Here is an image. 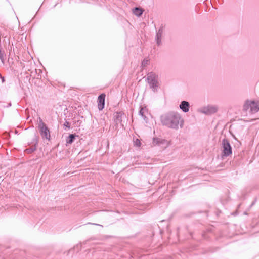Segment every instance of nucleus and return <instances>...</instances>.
<instances>
[{
    "instance_id": "10",
    "label": "nucleus",
    "mask_w": 259,
    "mask_h": 259,
    "mask_svg": "<svg viewBox=\"0 0 259 259\" xmlns=\"http://www.w3.org/2000/svg\"><path fill=\"white\" fill-rule=\"evenodd\" d=\"M164 27L161 26L158 30L156 31L155 36V41L158 46H160L161 44V38L163 33Z\"/></svg>"
},
{
    "instance_id": "19",
    "label": "nucleus",
    "mask_w": 259,
    "mask_h": 259,
    "mask_svg": "<svg viewBox=\"0 0 259 259\" xmlns=\"http://www.w3.org/2000/svg\"><path fill=\"white\" fill-rule=\"evenodd\" d=\"M0 78H1V80H2V83H4V82L5 81V77H4V76H2L0 77Z\"/></svg>"
},
{
    "instance_id": "24",
    "label": "nucleus",
    "mask_w": 259,
    "mask_h": 259,
    "mask_svg": "<svg viewBox=\"0 0 259 259\" xmlns=\"http://www.w3.org/2000/svg\"><path fill=\"white\" fill-rule=\"evenodd\" d=\"M2 76L1 74H0V77Z\"/></svg>"
},
{
    "instance_id": "9",
    "label": "nucleus",
    "mask_w": 259,
    "mask_h": 259,
    "mask_svg": "<svg viewBox=\"0 0 259 259\" xmlns=\"http://www.w3.org/2000/svg\"><path fill=\"white\" fill-rule=\"evenodd\" d=\"M106 95L102 93L98 97V108L99 110H102L105 106Z\"/></svg>"
},
{
    "instance_id": "2",
    "label": "nucleus",
    "mask_w": 259,
    "mask_h": 259,
    "mask_svg": "<svg viewBox=\"0 0 259 259\" xmlns=\"http://www.w3.org/2000/svg\"><path fill=\"white\" fill-rule=\"evenodd\" d=\"M147 82L149 85L150 88L154 93L157 91L159 82L158 81V76L153 72L148 73L147 78Z\"/></svg>"
},
{
    "instance_id": "14",
    "label": "nucleus",
    "mask_w": 259,
    "mask_h": 259,
    "mask_svg": "<svg viewBox=\"0 0 259 259\" xmlns=\"http://www.w3.org/2000/svg\"><path fill=\"white\" fill-rule=\"evenodd\" d=\"M37 144H38V141L37 140H36V141H35V143L34 146H32L31 147L26 149L25 150V151L29 154L32 153V152H33L34 151L36 150Z\"/></svg>"
},
{
    "instance_id": "20",
    "label": "nucleus",
    "mask_w": 259,
    "mask_h": 259,
    "mask_svg": "<svg viewBox=\"0 0 259 259\" xmlns=\"http://www.w3.org/2000/svg\"><path fill=\"white\" fill-rule=\"evenodd\" d=\"M255 202H256V200H255L254 201H253L252 202V203L251 204L250 207H251L252 206H253L255 204Z\"/></svg>"
},
{
    "instance_id": "7",
    "label": "nucleus",
    "mask_w": 259,
    "mask_h": 259,
    "mask_svg": "<svg viewBox=\"0 0 259 259\" xmlns=\"http://www.w3.org/2000/svg\"><path fill=\"white\" fill-rule=\"evenodd\" d=\"M218 111V107L216 106L208 105L203 107L200 110V112L206 115H211L216 113Z\"/></svg>"
},
{
    "instance_id": "18",
    "label": "nucleus",
    "mask_w": 259,
    "mask_h": 259,
    "mask_svg": "<svg viewBox=\"0 0 259 259\" xmlns=\"http://www.w3.org/2000/svg\"><path fill=\"white\" fill-rule=\"evenodd\" d=\"M148 61L146 59H144L142 62V66H146L148 63Z\"/></svg>"
},
{
    "instance_id": "8",
    "label": "nucleus",
    "mask_w": 259,
    "mask_h": 259,
    "mask_svg": "<svg viewBox=\"0 0 259 259\" xmlns=\"http://www.w3.org/2000/svg\"><path fill=\"white\" fill-rule=\"evenodd\" d=\"M124 113L122 111L116 112L113 114V120L115 123V126L118 127V124H120L122 126H123L122 122V117L124 115Z\"/></svg>"
},
{
    "instance_id": "15",
    "label": "nucleus",
    "mask_w": 259,
    "mask_h": 259,
    "mask_svg": "<svg viewBox=\"0 0 259 259\" xmlns=\"http://www.w3.org/2000/svg\"><path fill=\"white\" fill-rule=\"evenodd\" d=\"M139 115H140L144 120L146 118V116L144 114L143 109L141 108L139 112Z\"/></svg>"
},
{
    "instance_id": "23",
    "label": "nucleus",
    "mask_w": 259,
    "mask_h": 259,
    "mask_svg": "<svg viewBox=\"0 0 259 259\" xmlns=\"http://www.w3.org/2000/svg\"><path fill=\"white\" fill-rule=\"evenodd\" d=\"M94 225H99V224H94Z\"/></svg>"
},
{
    "instance_id": "5",
    "label": "nucleus",
    "mask_w": 259,
    "mask_h": 259,
    "mask_svg": "<svg viewBox=\"0 0 259 259\" xmlns=\"http://www.w3.org/2000/svg\"><path fill=\"white\" fill-rule=\"evenodd\" d=\"M222 156L227 157L232 153L231 146L228 140L223 139L222 142Z\"/></svg>"
},
{
    "instance_id": "17",
    "label": "nucleus",
    "mask_w": 259,
    "mask_h": 259,
    "mask_svg": "<svg viewBox=\"0 0 259 259\" xmlns=\"http://www.w3.org/2000/svg\"><path fill=\"white\" fill-rule=\"evenodd\" d=\"M134 143H135V145L138 147H140L141 145V142L139 141V140H138V139H137L136 140V141L134 142Z\"/></svg>"
},
{
    "instance_id": "21",
    "label": "nucleus",
    "mask_w": 259,
    "mask_h": 259,
    "mask_svg": "<svg viewBox=\"0 0 259 259\" xmlns=\"http://www.w3.org/2000/svg\"><path fill=\"white\" fill-rule=\"evenodd\" d=\"M10 106H11V103H9L7 107H9Z\"/></svg>"
},
{
    "instance_id": "11",
    "label": "nucleus",
    "mask_w": 259,
    "mask_h": 259,
    "mask_svg": "<svg viewBox=\"0 0 259 259\" xmlns=\"http://www.w3.org/2000/svg\"><path fill=\"white\" fill-rule=\"evenodd\" d=\"M179 107L183 112L187 113L189 111L190 104L188 101H183L180 104Z\"/></svg>"
},
{
    "instance_id": "16",
    "label": "nucleus",
    "mask_w": 259,
    "mask_h": 259,
    "mask_svg": "<svg viewBox=\"0 0 259 259\" xmlns=\"http://www.w3.org/2000/svg\"><path fill=\"white\" fill-rule=\"evenodd\" d=\"M63 126L64 127L65 130H66V128H67L68 129H69L70 128V123L67 121H65V122L63 124Z\"/></svg>"
},
{
    "instance_id": "1",
    "label": "nucleus",
    "mask_w": 259,
    "mask_h": 259,
    "mask_svg": "<svg viewBox=\"0 0 259 259\" xmlns=\"http://www.w3.org/2000/svg\"><path fill=\"white\" fill-rule=\"evenodd\" d=\"M160 121L163 126L169 128L178 130L180 123L183 122V120L177 112L169 111L161 115Z\"/></svg>"
},
{
    "instance_id": "4",
    "label": "nucleus",
    "mask_w": 259,
    "mask_h": 259,
    "mask_svg": "<svg viewBox=\"0 0 259 259\" xmlns=\"http://www.w3.org/2000/svg\"><path fill=\"white\" fill-rule=\"evenodd\" d=\"M249 109L250 113H255L259 111V105L254 101L246 100L243 105V110L247 111Z\"/></svg>"
},
{
    "instance_id": "3",
    "label": "nucleus",
    "mask_w": 259,
    "mask_h": 259,
    "mask_svg": "<svg viewBox=\"0 0 259 259\" xmlns=\"http://www.w3.org/2000/svg\"><path fill=\"white\" fill-rule=\"evenodd\" d=\"M38 127L40 135L43 139H46L48 141L51 140L50 132L47 125L43 122L40 117H39Z\"/></svg>"
},
{
    "instance_id": "6",
    "label": "nucleus",
    "mask_w": 259,
    "mask_h": 259,
    "mask_svg": "<svg viewBox=\"0 0 259 259\" xmlns=\"http://www.w3.org/2000/svg\"><path fill=\"white\" fill-rule=\"evenodd\" d=\"M153 144L159 146L161 148L165 149L170 145V141L158 138H153Z\"/></svg>"
},
{
    "instance_id": "22",
    "label": "nucleus",
    "mask_w": 259,
    "mask_h": 259,
    "mask_svg": "<svg viewBox=\"0 0 259 259\" xmlns=\"http://www.w3.org/2000/svg\"><path fill=\"white\" fill-rule=\"evenodd\" d=\"M79 123V124L81 123V122L79 120L77 121V123Z\"/></svg>"
},
{
    "instance_id": "13",
    "label": "nucleus",
    "mask_w": 259,
    "mask_h": 259,
    "mask_svg": "<svg viewBox=\"0 0 259 259\" xmlns=\"http://www.w3.org/2000/svg\"><path fill=\"white\" fill-rule=\"evenodd\" d=\"M143 13V10L142 9L135 7L133 9V13L138 17H140Z\"/></svg>"
},
{
    "instance_id": "12",
    "label": "nucleus",
    "mask_w": 259,
    "mask_h": 259,
    "mask_svg": "<svg viewBox=\"0 0 259 259\" xmlns=\"http://www.w3.org/2000/svg\"><path fill=\"white\" fill-rule=\"evenodd\" d=\"M78 137V136L75 134H69L66 139V143L68 144H71L74 141L76 137Z\"/></svg>"
}]
</instances>
